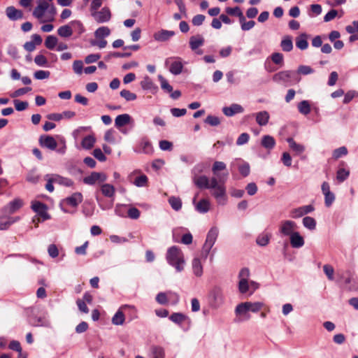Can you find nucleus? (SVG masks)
Wrapping results in <instances>:
<instances>
[{
    "instance_id": "obj_1",
    "label": "nucleus",
    "mask_w": 358,
    "mask_h": 358,
    "mask_svg": "<svg viewBox=\"0 0 358 358\" xmlns=\"http://www.w3.org/2000/svg\"><path fill=\"white\" fill-rule=\"evenodd\" d=\"M226 164L223 162L216 161L212 167L213 173L217 176L209 178L206 176H195L193 181L196 186L200 189H207L210 192L211 195L215 199L217 204L224 206L227 201V188L225 186L227 173L219 176L218 171L226 169Z\"/></svg>"
},
{
    "instance_id": "obj_2",
    "label": "nucleus",
    "mask_w": 358,
    "mask_h": 358,
    "mask_svg": "<svg viewBox=\"0 0 358 358\" xmlns=\"http://www.w3.org/2000/svg\"><path fill=\"white\" fill-rule=\"evenodd\" d=\"M55 14V6L42 0L38 1V5L33 11V15L41 23L54 21Z\"/></svg>"
},
{
    "instance_id": "obj_3",
    "label": "nucleus",
    "mask_w": 358,
    "mask_h": 358,
    "mask_svg": "<svg viewBox=\"0 0 358 358\" xmlns=\"http://www.w3.org/2000/svg\"><path fill=\"white\" fill-rule=\"evenodd\" d=\"M263 306L264 303L262 302H243L239 303L236 307L235 313L236 315L240 316L238 321L242 322L248 320L250 318V315L248 314V311L257 313L262 308Z\"/></svg>"
},
{
    "instance_id": "obj_4",
    "label": "nucleus",
    "mask_w": 358,
    "mask_h": 358,
    "mask_svg": "<svg viewBox=\"0 0 358 358\" xmlns=\"http://www.w3.org/2000/svg\"><path fill=\"white\" fill-rule=\"evenodd\" d=\"M166 260L170 265L175 267L178 272H181L184 269V255L177 246H172L168 250Z\"/></svg>"
},
{
    "instance_id": "obj_5",
    "label": "nucleus",
    "mask_w": 358,
    "mask_h": 358,
    "mask_svg": "<svg viewBox=\"0 0 358 358\" xmlns=\"http://www.w3.org/2000/svg\"><path fill=\"white\" fill-rule=\"evenodd\" d=\"M273 80L275 83H283L289 85L300 81V77L294 71H282L275 73L273 76Z\"/></svg>"
},
{
    "instance_id": "obj_6",
    "label": "nucleus",
    "mask_w": 358,
    "mask_h": 358,
    "mask_svg": "<svg viewBox=\"0 0 358 358\" xmlns=\"http://www.w3.org/2000/svg\"><path fill=\"white\" fill-rule=\"evenodd\" d=\"M218 236V229L217 227H212L208 232L206 242L203 246V250L201 252L202 257L206 259L211 250L212 247L215 244L216 239Z\"/></svg>"
},
{
    "instance_id": "obj_7",
    "label": "nucleus",
    "mask_w": 358,
    "mask_h": 358,
    "mask_svg": "<svg viewBox=\"0 0 358 358\" xmlns=\"http://www.w3.org/2000/svg\"><path fill=\"white\" fill-rule=\"evenodd\" d=\"M24 205L22 199L15 198L2 208L4 215H11L20 210Z\"/></svg>"
},
{
    "instance_id": "obj_8",
    "label": "nucleus",
    "mask_w": 358,
    "mask_h": 358,
    "mask_svg": "<svg viewBox=\"0 0 358 358\" xmlns=\"http://www.w3.org/2000/svg\"><path fill=\"white\" fill-rule=\"evenodd\" d=\"M127 309H131L134 313H136V309L134 306H131L129 305H123L118 309V310L112 317V323L113 324L122 325L124 324L125 320L124 311Z\"/></svg>"
},
{
    "instance_id": "obj_9",
    "label": "nucleus",
    "mask_w": 358,
    "mask_h": 358,
    "mask_svg": "<svg viewBox=\"0 0 358 358\" xmlns=\"http://www.w3.org/2000/svg\"><path fill=\"white\" fill-rule=\"evenodd\" d=\"M107 180V176L103 173L92 172L90 175L83 178V182L86 185H93L96 182H103Z\"/></svg>"
},
{
    "instance_id": "obj_10",
    "label": "nucleus",
    "mask_w": 358,
    "mask_h": 358,
    "mask_svg": "<svg viewBox=\"0 0 358 358\" xmlns=\"http://www.w3.org/2000/svg\"><path fill=\"white\" fill-rule=\"evenodd\" d=\"M173 296V301L171 303L173 305H176L178 303L179 301V296L176 294H172L171 292H159L156 296V301L158 303L161 305H166L169 302V300L171 299V296Z\"/></svg>"
},
{
    "instance_id": "obj_11",
    "label": "nucleus",
    "mask_w": 358,
    "mask_h": 358,
    "mask_svg": "<svg viewBox=\"0 0 358 358\" xmlns=\"http://www.w3.org/2000/svg\"><path fill=\"white\" fill-rule=\"evenodd\" d=\"M92 16L98 23H103L110 20L111 13L108 7H103L100 11L92 12Z\"/></svg>"
},
{
    "instance_id": "obj_12",
    "label": "nucleus",
    "mask_w": 358,
    "mask_h": 358,
    "mask_svg": "<svg viewBox=\"0 0 358 358\" xmlns=\"http://www.w3.org/2000/svg\"><path fill=\"white\" fill-rule=\"evenodd\" d=\"M172 58H169L166 60L165 64L166 66L169 65V71L173 75H179L183 69V64L180 61V58H175L173 61H172Z\"/></svg>"
},
{
    "instance_id": "obj_13",
    "label": "nucleus",
    "mask_w": 358,
    "mask_h": 358,
    "mask_svg": "<svg viewBox=\"0 0 358 358\" xmlns=\"http://www.w3.org/2000/svg\"><path fill=\"white\" fill-rule=\"evenodd\" d=\"M315 208L313 205H307L292 209L290 212V216L292 218H299L304 215L313 212Z\"/></svg>"
},
{
    "instance_id": "obj_14",
    "label": "nucleus",
    "mask_w": 358,
    "mask_h": 358,
    "mask_svg": "<svg viewBox=\"0 0 358 358\" xmlns=\"http://www.w3.org/2000/svg\"><path fill=\"white\" fill-rule=\"evenodd\" d=\"M39 143L41 146L51 150H55L57 146V143L55 139L52 136L48 135L41 136L39 138Z\"/></svg>"
},
{
    "instance_id": "obj_15",
    "label": "nucleus",
    "mask_w": 358,
    "mask_h": 358,
    "mask_svg": "<svg viewBox=\"0 0 358 358\" xmlns=\"http://www.w3.org/2000/svg\"><path fill=\"white\" fill-rule=\"evenodd\" d=\"M210 296L214 306H219L224 300L222 289L219 287H215L212 289Z\"/></svg>"
},
{
    "instance_id": "obj_16",
    "label": "nucleus",
    "mask_w": 358,
    "mask_h": 358,
    "mask_svg": "<svg viewBox=\"0 0 358 358\" xmlns=\"http://www.w3.org/2000/svg\"><path fill=\"white\" fill-rule=\"evenodd\" d=\"M243 110V108L237 103H233L229 106H226L222 108L223 113L227 117H231L235 114L241 113Z\"/></svg>"
},
{
    "instance_id": "obj_17",
    "label": "nucleus",
    "mask_w": 358,
    "mask_h": 358,
    "mask_svg": "<svg viewBox=\"0 0 358 358\" xmlns=\"http://www.w3.org/2000/svg\"><path fill=\"white\" fill-rule=\"evenodd\" d=\"M296 223L291 220H286L282 222L280 231L285 236H291L296 228Z\"/></svg>"
},
{
    "instance_id": "obj_18",
    "label": "nucleus",
    "mask_w": 358,
    "mask_h": 358,
    "mask_svg": "<svg viewBox=\"0 0 358 358\" xmlns=\"http://www.w3.org/2000/svg\"><path fill=\"white\" fill-rule=\"evenodd\" d=\"M20 220L19 217H0V230H6L10 226Z\"/></svg>"
},
{
    "instance_id": "obj_19",
    "label": "nucleus",
    "mask_w": 358,
    "mask_h": 358,
    "mask_svg": "<svg viewBox=\"0 0 358 358\" xmlns=\"http://www.w3.org/2000/svg\"><path fill=\"white\" fill-rule=\"evenodd\" d=\"M174 35L175 32L173 31L162 29L155 33L154 38L157 41H166Z\"/></svg>"
},
{
    "instance_id": "obj_20",
    "label": "nucleus",
    "mask_w": 358,
    "mask_h": 358,
    "mask_svg": "<svg viewBox=\"0 0 358 358\" xmlns=\"http://www.w3.org/2000/svg\"><path fill=\"white\" fill-rule=\"evenodd\" d=\"M82 201L83 195L80 192L73 193L71 196L65 199V202L72 207H76Z\"/></svg>"
},
{
    "instance_id": "obj_21",
    "label": "nucleus",
    "mask_w": 358,
    "mask_h": 358,
    "mask_svg": "<svg viewBox=\"0 0 358 358\" xmlns=\"http://www.w3.org/2000/svg\"><path fill=\"white\" fill-rule=\"evenodd\" d=\"M290 243L293 248H299L304 245V240L299 233L294 232L290 236Z\"/></svg>"
},
{
    "instance_id": "obj_22",
    "label": "nucleus",
    "mask_w": 358,
    "mask_h": 358,
    "mask_svg": "<svg viewBox=\"0 0 358 358\" xmlns=\"http://www.w3.org/2000/svg\"><path fill=\"white\" fill-rule=\"evenodd\" d=\"M7 17L12 20H16L22 17V12L16 9L14 6H8L6 9Z\"/></svg>"
},
{
    "instance_id": "obj_23",
    "label": "nucleus",
    "mask_w": 358,
    "mask_h": 358,
    "mask_svg": "<svg viewBox=\"0 0 358 358\" xmlns=\"http://www.w3.org/2000/svg\"><path fill=\"white\" fill-rule=\"evenodd\" d=\"M204 38L201 35L193 36L189 38V47L193 51H196L199 47L203 45Z\"/></svg>"
},
{
    "instance_id": "obj_24",
    "label": "nucleus",
    "mask_w": 358,
    "mask_h": 358,
    "mask_svg": "<svg viewBox=\"0 0 358 358\" xmlns=\"http://www.w3.org/2000/svg\"><path fill=\"white\" fill-rule=\"evenodd\" d=\"M256 122L260 126H265L268 124L270 115L269 113L266 111H260L257 113L255 115Z\"/></svg>"
},
{
    "instance_id": "obj_25",
    "label": "nucleus",
    "mask_w": 358,
    "mask_h": 358,
    "mask_svg": "<svg viewBox=\"0 0 358 358\" xmlns=\"http://www.w3.org/2000/svg\"><path fill=\"white\" fill-rule=\"evenodd\" d=\"M290 149L295 152L296 155H299L305 151V147L303 145L297 143L292 138L287 139Z\"/></svg>"
},
{
    "instance_id": "obj_26",
    "label": "nucleus",
    "mask_w": 358,
    "mask_h": 358,
    "mask_svg": "<svg viewBox=\"0 0 358 358\" xmlns=\"http://www.w3.org/2000/svg\"><path fill=\"white\" fill-rule=\"evenodd\" d=\"M170 320L176 324L181 325L183 322L188 321L189 322V317L181 313H174L169 317Z\"/></svg>"
},
{
    "instance_id": "obj_27",
    "label": "nucleus",
    "mask_w": 358,
    "mask_h": 358,
    "mask_svg": "<svg viewBox=\"0 0 358 358\" xmlns=\"http://www.w3.org/2000/svg\"><path fill=\"white\" fill-rule=\"evenodd\" d=\"M261 145L264 148L271 150L275 145V140L270 135H265L262 138Z\"/></svg>"
},
{
    "instance_id": "obj_28",
    "label": "nucleus",
    "mask_w": 358,
    "mask_h": 358,
    "mask_svg": "<svg viewBox=\"0 0 358 358\" xmlns=\"http://www.w3.org/2000/svg\"><path fill=\"white\" fill-rule=\"evenodd\" d=\"M131 121V116L128 114H122L116 117L115 120V125L117 128L122 127L128 124Z\"/></svg>"
},
{
    "instance_id": "obj_29",
    "label": "nucleus",
    "mask_w": 358,
    "mask_h": 358,
    "mask_svg": "<svg viewBox=\"0 0 358 358\" xmlns=\"http://www.w3.org/2000/svg\"><path fill=\"white\" fill-rule=\"evenodd\" d=\"M150 358H165L164 349L159 345H152L150 348Z\"/></svg>"
},
{
    "instance_id": "obj_30",
    "label": "nucleus",
    "mask_w": 358,
    "mask_h": 358,
    "mask_svg": "<svg viewBox=\"0 0 358 358\" xmlns=\"http://www.w3.org/2000/svg\"><path fill=\"white\" fill-rule=\"evenodd\" d=\"M308 36L306 34H301L296 38V46L300 50H306L308 48V43L307 41Z\"/></svg>"
},
{
    "instance_id": "obj_31",
    "label": "nucleus",
    "mask_w": 358,
    "mask_h": 358,
    "mask_svg": "<svg viewBox=\"0 0 358 358\" xmlns=\"http://www.w3.org/2000/svg\"><path fill=\"white\" fill-rule=\"evenodd\" d=\"M210 203L206 199H202L195 206L196 210L201 213H206L210 209Z\"/></svg>"
},
{
    "instance_id": "obj_32",
    "label": "nucleus",
    "mask_w": 358,
    "mask_h": 358,
    "mask_svg": "<svg viewBox=\"0 0 358 358\" xmlns=\"http://www.w3.org/2000/svg\"><path fill=\"white\" fill-rule=\"evenodd\" d=\"M57 34L61 37L69 38L73 34V29L70 24H65L58 28Z\"/></svg>"
},
{
    "instance_id": "obj_33",
    "label": "nucleus",
    "mask_w": 358,
    "mask_h": 358,
    "mask_svg": "<svg viewBox=\"0 0 358 358\" xmlns=\"http://www.w3.org/2000/svg\"><path fill=\"white\" fill-rule=\"evenodd\" d=\"M192 270L195 275L200 277L203 274V266L200 258L195 257L192 261Z\"/></svg>"
},
{
    "instance_id": "obj_34",
    "label": "nucleus",
    "mask_w": 358,
    "mask_h": 358,
    "mask_svg": "<svg viewBox=\"0 0 358 358\" xmlns=\"http://www.w3.org/2000/svg\"><path fill=\"white\" fill-rule=\"evenodd\" d=\"M152 145L148 140L145 138L141 140L139 145L140 152L145 154H150L152 152Z\"/></svg>"
},
{
    "instance_id": "obj_35",
    "label": "nucleus",
    "mask_w": 358,
    "mask_h": 358,
    "mask_svg": "<svg viewBox=\"0 0 358 358\" xmlns=\"http://www.w3.org/2000/svg\"><path fill=\"white\" fill-rule=\"evenodd\" d=\"M280 47L283 51L290 52L293 49L292 37L289 36H285L281 41Z\"/></svg>"
},
{
    "instance_id": "obj_36",
    "label": "nucleus",
    "mask_w": 358,
    "mask_h": 358,
    "mask_svg": "<svg viewBox=\"0 0 358 358\" xmlns=\"http://www.w3.org/2000/svg\"><path fill=\"white\" fill-rule=\"evenodd\" d=\"M350 176V171L345 168L339 167L336 171V180L338 182H344Z\"/></svg>"
},
{
    "instance_id": "obj_37",
    "label": "nucleus",
    "mask_w": 358,
    "mask_h": 358,
    "mask_svg": "<svg viewBox=\"0 0 358 358\" xmlns=\"http://www.w3.org/2000/svg\"><path fill=\"white\" fill-rule=\"evenodd\" d=\"M69 24L73 29V33L76 32L79 36L84 33L85 31L83 23L79 20L71 21Z\"/></svg>"
},
{
    "instance_id": "obj_38",
    "label": "nucleus",
    "mask_w": 358,
    "mask_h": 358,
    "mask_svg": "<svg viewBox=\"0 0 358 358\" xmlns=\"http://www.w3.org/2000/svg\"><path fill=\"white\" fill-rule=\"evenodd\" d=\"M298 110L300 113L304 115H307L310 113V105L306 100L302 101L298 103Z\"/></svg>"
},
{
    "instance_id": "obj_39",
    "label": "nucleus",
    "mask_w": 358,
    "mask_h": 358,
    "mask_svg": "<svg viewBox=\"0 0 358 358\" xmlns=\"http://www.w3.org/2000/svg\"><path fill=\"white\" fill-rule=\"evenodd\" d=\"M101 190L102 194L106 197H113L115 192V187L110 184L102 185Z\"/></svg>"
},
{
    "instance_id": "obj_40",
    "label": "nucleus",
    "mask_w": 358,
    "mask_h": 358,
    "mask_svg": "<svg viewBox=\"0 0 358 358\" xmlns=\"http://www.w3.org/2000/svg\"><path fill=\"white\" fill-rule=\"evenodd\" d=\"M95 141V138L92 135H88L83 139L81 145L83 148L89 150L94 146Z\"/></svg>"
},
{
    "instance_id": "obj_41",
    "label": "nucleus",
    "mask_w": 358,
    "mask_h": 358,
    "mask_svg": "<svg viewBox=\"0 0 358 358\" xmlns=\"http://www.w3.org/2000/svg\"><path fill=\"white\" fill-rule=\"evenodd\" d=\"M238 169L239 173L243 177H247L250 173V167L249 164L244 161H241L238 164Z\"/></svg>"
},
{
    "instance_id": "obj_42",
    "label": "nucleus",
    "mask_w": 358,
    "mask_h": 358,
    "mask_svg": "<svg viewBox=\"0 0 358 358\" xmlns=\"http://www.w3.org/2000/svg\"><path fill=\"white\" fill-rule=\"evenodd\" d=\"M110 30L108 27H101L95 31L94 36H95L96 38L100 39V38H103L105 37L108 36L110 35Z\"/></svg>"
},
{
    "instance_id": "obj_43",
    "label": "nucleus",
    "mask_w": 358,
    "mask_h": 358,
    "mask_svg": "<svg viewBox=\"0 0 358 358\" xmlns=\"http://www.w3.org/2000/svg\"><path fill=\"white\" fill-rule=\"evenodd\" d=\"M54 180H55V183H58L59 185H62L66 187H71L73 184V182L72 180L67 178H64V177L59 176L58 175L54 176Z\"/></svg>"
},
{
    "instance_id": "obj_44",
    "label": "nucleus",
    "mask_w": 358,
    "mask_h": 358,
    "mask_svg": "<svg viewBox=\"0 0 358 358\" xmlns=\"http://www.w3.org/2000/svg\"><path fill=\"white\" fill-rule=\"evenodd\" d=\"M58 39L56 36L50 35L46 37L45 45L49 50H53L57 45Z\"/></svg>"
},
{
    "instance_id": "obj_45",
    "label": "nucleus",
    "mask_w": 358,
    "mask_h": 358,
    "mask_svg": "<svg viewBox=\"0 0 358 358\" xmlns=\"http://www.w3.org/2000/svg\"><path fill=\"white\" fill-rule=\"evenodd\" d=\"M141 86L145 90H151L155 88V84L148 76L143 78L141 82Z\"/></svg>"
},
{
    "instance_id": "obj_46",
    "label": "nucleus",
    "mask_w": 358,
    "mask_h": 358,
    "mask_svg": "<svg viewBox=\"0 0 358 358\" xmlns=\"http://www.w3.org/2000/svg\"><path fill=\"white\" fill-rule=\"evenodd\" d=\"M169 203L172 208L176 211L180 210L182 208V201L179 197L171 196L169 199Z\"/></svg>"
},
{
    "instance_id": "obj_47",
    "label": "nucleus",
    "mask_w": 358,
    "mask_h": 358,
    "mask_svg": "<svg viewBox=\"0 0 358 358\" xmlns=\"http://www.w3.org/2000/svg\"><path fill=\"white\" fill-rule=\"evenodd\" d=\"M303 224L306 228L310 230H313L316 227V221L311 217H305L303 219Z\"/></svg>"
},
{
    "instance_id": "obj_48",
    "label": "nucleus",
    "mask_w": 358,
    "mask_h": 358,
    "mask_svg": "<svg viewBox=\"0 0 358 358\" xmlns=\"http://www.w3.org/2000/svg\"><path fill=\"white\" fill-rule=\"evenodd\" d=\"M158 80L160 82L161 87L163 90L169 93L173 91L172 86L162 75L158 76Z\"/></svg>"
},
{
    "instance_id": "obj_49",
    "label": "nucleus",
    "mask_w": 358,
    "mask_h": 358,
    "mask_svg": "<svg viewBox=\"0 0 358 358\" xmlns=\"http://www.w3.org/2000/svg\"><path fill=\"white\" fill-rule=\"evenodd\" d=\"M148 177L145 175L142 174L135 178L134 184L137 187H146L148 185Z\"/></svg>"
},
{
    "instance_id": "obj_50",
    "label": "nucleus",
    "mask_w": 358,
    "mask_h": 358,
    "mask_svg": "<svg viewBox=\"0 0 358 358\" xmlns=\"http://www.w3.org/2000/svg\"><path fill=\"white\" fill-rule=\"evenodd\" d=\"M271 235L268 234H262L257 238V243L261 246H266L269 243Z\"/></svg>"
},
{
    "instance_id": "obj_51",
    "label": "nucleus",
    "mask_w": 358,
    "mask_h": 358,
    "mask_svg": "<svg viewBox=\"0 0 358 358\" xmlns=\"http://www.w3.org/2000/svg\"><path fill=\"white\" fill-rule=\"evenodd\" d=\"M120 96L123 97L126 101H134L136 99L137 96L136 94L131 92L127 90H122L120 92Z\"/></svg>"
},
{
    "instance_id": "obj_52",
    "label": "nucleus",
    "mask_w": 358,
    "mask_h": 358,
    "mask_svg": "<svg viewBox=\"0 0 358 358\" xmlns=\"http://www.w3.org/2000/svg\"><path fill=\"white\" fill-rule=\"evenodd\" d=\"M348 154V150L345 146L340 147L333 152V157L336 159L345 156Z\"/></svg>"
},
{
    "instance_id": "obj_53",
    "label": "nucleus",
    "mask_w": 358,
    "mask_h": 358,
    "mask_svg": "<svg viewBox=\"0 0 358 358\" xmlns=\"http://www.w3.org/2000/svg\"><path fill=\"white\" fill-rule=\"evenodd\" d=\"M323 271L325 275H327V278L329 280H333L334 279V269L332 266L329 264H325L323 266Z\"/></svg>"
},
{
    "instance_id": "obj_54",
    "label": "nucleus",
    "mask_w": 358,
    "mask_h": 358,
    "mask_svg": "<svg viewBox=\"0 0 358 358\" xmlns=\"http://www.w3.org/2000/svg\"><path fill=\"white\" fill-rule=\"evenodd\" d=\"M15 108L17 111H22L27 108L29 104L27 101H22L19 99H15L13 101Z\"/></svg>"
},
{
    "instance_id": "obj_55",
    "label": "nucleus",
    "mask_w": 358,
    "mask_h": 358,
    "mask_svg": "<svg viewBox=\"0 0 358 358\" xmlns=\"http://www.w3.org/2000/svg\"><path fill=\"white\" fill-rule=\"evenodd\" d=\"M45 208L46 205L40 201H35L31 204V209L37 214L41 213Z\"/></svg>"
},
{
    "instance_id": "obj_56",
    "label": "nucleus",
    "mask_w": 358,
    "mask_h": 358,
    "mask_svg": "<svg viewBox=\"0 0 358 358\" xmlns=\"http://www.w3.org/2000/svg\"><path fill=\"white\" fill-rule=\"evenodd\" d=\"M296 72L298 76L299 74L308 75L313 73L314 70L309 66L301 65L299 66L298 70Z\"/></svg>"
},
{
    "instance_id": "obj_57",
    "label": "nucleus",
    "mask_w": 358,
    "mask_h": 358,
    "mask_svg": "<svg viewBox=\"0 0 358 358\" xmlns=\"http://www.w3.org/2000/svg\"><path fill=\"white\" fill-rule=\"evenodd\" d=\"M31 90V87H22V88H20L17 90H15V92H13L12 94H10V96L12 98H16V97H18V96H22L24 95V94L30 92Z\"/></svg>"
},
{
    "instance_id": "obj_58",
    "label": "nucleus",
    "mask_w": 358,
    "mask_h": 358,
    "mask_svg": "<svg viewBox=\"0 0 358 358\" xmlns=\"http://www.w3.org/2000/svg\"><path fill=\"white\" fill-rule=\"evenodd\" d=\"M140 215H141L140 210L135 207L130 208L127 211L128 217L133 220L138 219L140 217Z\"/></svg>"
},
{
    "instance_id": "obj_59",
    "label": "nucleus",
    "mask_w": 358,
    "mask_h": 358,
    "mask_svg": "<svg viewBox=\"0 0 358 358\" xmlns=\"http://www.w3.org/2000/svg\"><path fill=\"white\" fill-rule=\"evenodd\" d=\"M50 75V73L48 71L38 70L36 71L34 76V78L37 80H43L48 78Z\"/></svg>"
},
{
    "instance_id": "obj_60",
    "label": "nucleus",
    "mask_w": 358,
    "mask_h": 358,
    "mask_svg": "<svg viewBox=\"0 0 358 358\" xmlns=\"http://www.w3.org/2000/svg\"><path fill=\"white\" fill-rule=\"evenodd\" d=\"M249 282L248 280H240L238 283V289L241 293L245 294L246 293L249 289Z\"/></svg>"
},
{
    "instance_id": "obj_61",
    "label": "nucleus",
    "mask_w": 358,
    "mask_h": 358,
    "mask_svg": "<svg viewBox=\"0 0 358 358\" xmlns=\"http://www.w3.org/2000/svg\"><path fill=\"white\" fill-rule=\"evenodd\" d=\"M34 62L39 66H44L47 64L48 60L43 55H38L34 58Z\"/></svg>"
},
{
    "instance_id": "obj_62",
    "label": "nucleus",
    "mask_w": 358,
    "mask_h": 358,
    "mask_svg": "<svg viewBox=\"0 0 358 358\" xmlns=\"http://www.w3.org/2000/svg\"><path fill=\"white\" fill-rule=\"evenodd\" d=\"M245 189L250 196H253L257 193L258 188L255 182H250L247 185Z\"/></svg>"
},
{
    "instance_id": "obj_63",
    "label": "nucleus",
    "mask_w": 358,
    "mask_h": 358,
    "mask_svg": "<svg viewBox=\"0 0 358 358\" xmlns=\"http://www.w3.org/2000/svg\"><path fill=\"white\" fill-rule=\"evenodd\" d=\"M205 19V15L199 14L193 17L192 22L194 26H200L203 23Z\"/></svg>"
},
{
    "instance_id": "obj_64",
    "label": "nucleus",
    "mask_w": 358,
    "mask_h": 358,
    "mask_svg": "<svg viewBox=\"0 0 358 358\" xmlns=\"http://www.w3.org/2000/svg\"><path fill=\"white\" fill-rule=\"evenodd\" d=\"M345 30L349 34H355V32H358V20L353 21L352 24L348 25L345 27Z\"/></svg>"
}]
</instances>
